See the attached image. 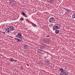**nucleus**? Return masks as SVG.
I'll list each match as a JSON object with an SVG mask.
<instances>
[{
  "label": "nucleus",
  "instance_id": "nucleus-6",
  "mask_svg": "<svg viewBox=\"0 0 75 75\" xmlns=\"http://www.w3.org/2000/svg\"><path fill=\"white\" fill-rule=\"evenodd\" d=\"M59 30H57L55 31V33L56 34H58V33H59Z\"/></svg>",
  "mask_w": 75,
  "mask_h": 75
},
{
  "label": "nucleus",
  "instance_id": "nucleus-20",
  "mask_svg": "<svg viewBox=\"0 0 75 75\" xmlns=\"http://www.w3.org/2000/svg\"><path fill=\"white\" fill-rule=\"evenodd\" d=\"M59 75H64L63 74L60 73L59 74Z\"/></svg>",
  "mask_w": 75,
  "mask_h": 75
},
{
  "label": "nucleus",
  "instance_id": "nucleus-1",
  "mask_svg": "<svg viewBox=\"0 0 75 75\" xmlns=\"http://www.w3.org/2000/svg\"><path fill=\"white\" fill-rule=\"evenodd\" d=\"M21 35H22V34L21 33H18V34L16 35V38H14L17 42H19L22 40L23 37Z\"/></svg>",
  "mask_w": 75,
  "mask_h": 75
},
{
  "label": "nucleus",
  "instance_id": "nucleus-17",
  "mask_svg": "<svg viewBox=\"0 0 75 75\" xmlns=\"http://www.w3.org/2000/svg\"><path fill=\"white\" fill-rule=\"evenodd\" d=\"M66 73H67V74H69V72H68V71H67V72H66Z\"/></svg>",
  "mask_w": 75,
  "mask_h": 75
},
{
  "label": "nucleus",
  "instance_id": "nucleus-16",
  "mask_svg": "<svg viewBox=\"0 0 75 75\" xmlns=\"http://www.w3.org/2000/svg\"><path fill=\"white\" fill-rule=\"evenodd\" d=\"M63 74H64V75H65L67 73H65V71H63Z\"/></svg>",
  "mask_w": 75,
  "mask_h": 75
},
{
  "label": "nucleus",
  "instance_id": "nucleus-18",
  "mask_svg": "<svg viewBox=\"0 0 75 75\" xmlns=\"http://www.w3.org/2000/svg\"><path fill=\"white\" fill-rule=\"evenodd\" d=\"M23 12L24 13H26V11H23Z\"/></svg>",
  "mask_w": 75,
  "mask_h": 75
},
{
  "label": "nucleus",
  "instance_id": "nucleus-7",
  "mask_svg": "<svg viewBox=\"0 0 75 75\" xmlns=\"http://www.w3.org/2000/svg\"><path fill=\"white\" fill-rule=\"evenodd\" d=\"M50 62V61H49V60H46L45 61V63L46 64H48Z\"/></svg>",
  "mask_w": 75,
  "mask_h": 75
},
{
  "label": "nucleus",
  "instance_id": "nucleus-19",
  "mask_svg": "<svg viewBox=\"0 0 75 75\" xmlns=\"http://www.w3.org/2000/svg\"><path fill=\"white\" fill-rule=\"evenodd\" d=\"M47 37H50V36L48 35H47Z\"/></svg>",
  "mask_w": 75,
  "mask_h": 75
},
{
  "label": "nucleus",
  "instance_id": "nucleus-2",
  "mask_svg": "<svg viewBox=\"0 0 75 75\" xmlns=\"http://www.w3.org/2000/svg\"><path fill=\"white\" fill-rule=\"evenodd\" d=\"M14 30V28L13 26H10L7 28L5 29V32L6 33H10Z\"/></svg>",
  "mask_w": 75,
  "mask_h": 75
},
{
  "label": "nucleus",
  "instance_id": "nucleus-24",
  "mask_svg": "<svg viewBox=\"0 0 75 75\" xmlns=\"http://www.w3.org/2000/svg\"><path fill=\"white\" fill-rule=\"evenodd\" d=\"M65 75H68V74H67L66 73Z\"/></svg>",
  "mask_w": 75,
  "mask_h": 75
},
{
  "label": "nucleus",
  "instance_id": "nucleus-21",
  "mask_svg": "<svg viewBox=\"0 0 75 75\" xmlns=\"http://www.w3.org/2000/svg\"><path fill=\"white\" fill-rule=\"evenodd\" d=\"M13 61H15V62H16V60L14 59Z\"/></svg>",
  "mask_w": 75,
  "mask_h": 75
},
{
  "label": "nucleus",
  "instance_id": "nucleus-3",
  "mask_svg": "<svg viewBox=\"0 0 75 75\" xmlns=\"http://www.w3.org/2000/svg\"><path fill=\"white\" fill-rule=\"evenodd\" d=\"M59 29V27L58 26H54L53 28V30L54 31H56L57 30Z\"/></svg>",
  "mask_w": 75,
  "mask_h": 75
},
{
  "label": "nucleus",
  "instance_id": "nucleus-4",
  "mask_svg": "<svg viewBox=\"0 0 75 75\" xmlns=\"http://www.w3.org/2000/svg\"><path fill=\"white\" fill-rule=\"evenodd\" d=\"M27 46V45H24L23 46L24 50H27L28 48Z\"/></svg>",
  "mask_w": 75,
  "mask_h": 75
},
{
  "label": "nucleus",
  "instance_id": "nucleus-9",
  "mask_svg": "<svg viewBox=\"0 0 75 75\" xmlns=\"http://www.w3.org/2000/svg\"><path fill=\"white\" fill-rule=\"evenodd\" d=\"M55 26H56V27H59L60 25L59 24H56L55 25Z\"/></svg>",
  "mask_w": 75,
  "mask_h": 75
},
{
  "label": "nucleus",
  "instance_id": "nucleus-23",
  "mask_svg": "<svg viewBox=\"0 0 75 75\" xmlns=\"http://www.w3.org/2000/svg\"><path fill=\"white\" fill-rule=\"evenodd\" d=\"M3 33H4V34H6V33L5 32H3Z\"/></svg>",
  "mask_w": 75,
  "mask_h": 75
},
{
  "label": "nucleus",
  "instance_id": "nucleus-12",
  "mask_svg": "<svg viewBox=\"0 0 75 75\" xmlns=\"http://www.w3.org/2000/svg\"><path fill=\"white\" fill-rule=\"evenodd\" d=\"M60 71L61 72H63V71H64V69L61 68L60 69Z\"/></svg>",
  "mask_w": 75,
  "mask_h": 75
},
{
  "label": "nucleus",
  "instance_id": "nucleus-14",
  "mask_svg": "<svg viewBox=\"0 0 75 75\" xmlns=\"http://www.w3.org/2000/svg\"><path fill=\"white\" fill-rule=\"evenodd\" d=\"M32 25L33 26V27H36V26H37L36 25V24H32Z\"/></svg>",
  "mask_w": 75,
  "mask_h": 75
},
{
  "label": "nucleus",
  "instance_id": "nucleus-10",
  "mask_svg": "<svg viewBox=\"0 0 75 75\" xmlns=\"http://www.w3.org/2000/svg\"><path fill=\"white\" fill-rule=\"evenodd\" d=\"M13 58H10V61L11 62H12V61H14V59H13Z\"/></svg>",
  "mask_w": 75,
  "mask_h": 75
},
{
  "label": "nucleus",
  "instance_id": "nucleus-15",
  "mask_svg": "<svg viewBox=\"0 0 75 75\" xmlns=\"http://www.w3.org/2000/svg\"><path fill=\"white\" fill-rule=\"evenodd\" d=\"M38 53H39V54L41 53V50H39L38 51Z\"/></svg>",
  "mask_w": 75,
  "mask_h": 75
},
{
  "label": "nucleus",
  "instance_id": "nucleus-5",
  "mask_svg": "<svg viewBox=\"0 0 75 75\" xmlns=\"http://www.w3.org/2000/svg\"><path fill=\"white\" fill-rule=\"evenodd\" d=\"M54 20V18L53 17H52L50 19L49 21L50 22H52Z\"/></svg>",
  "mask_w": 75,
  "mask_h": 75
},
{
  "label": "nucleus",
  "instance_id": "nucleus-13",
  "mask_svg": "<svg viewBox=\"0 0 75 75\" xmlns=\"http://www.w3.org/2000/svg\"><path fill=\"white\" fill-rule=\"evenodd\" d=\"M20 20L21 21H23V20H24V18H20Z\"/></svg>",
  "mask_w": 75,
  "mask_h": 75
},
{
  "label": "nucleus",
  "instance_id": "nucleus-22",
  "mask_svg": "<svg viewBox=\"0 0 75 75\" xmlns=\"http://www.w3.org/2000/svg\"><path fill=\"white\" fill-rule=\"evenodd\" d=\"M22 69H23V67H21V70Z\"/></svg>",
  "mask_w": 75,
  "mask_h": 75
},
{
  "label": "nucleus",
  "instance_id": "nucleus-11",
  "mask_svg": "<svg viewBox=\"0 0 75 75\" xmlns=\"http://www.w3.org/2000/svg\"><path fill=\"white\" fill-rule=\"evenodd\" d=\"M72 17V18H75V13L73 14Z\"/></svg>",
  "mask_w": 75,
  "mask_h": 75
},
{
  "label": "nucleus",
  "instance_id": "nucleus-8",
  "mask_svg": "<svg viewBox=\"0 0 75 75\" xmlns=\"http://www.w3.org/2000/svg\"><path fill=\"white\" fill-rule=\"evenodd\" d=\"M21 14H22V15H23V16H25V13L23 12L21 13Z\"/></svg>",
  "mask_w": 75,
  "mask_h": 75
}]
</instances>
